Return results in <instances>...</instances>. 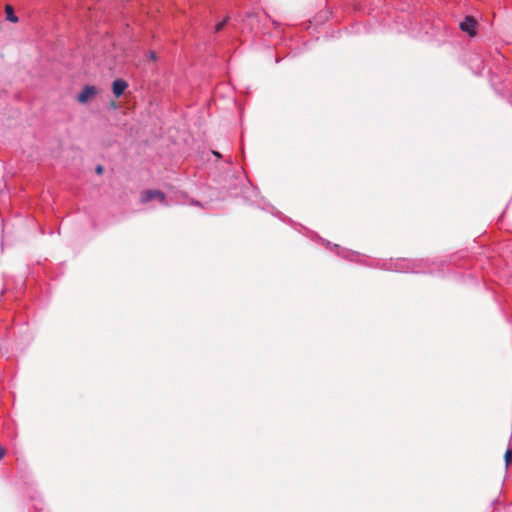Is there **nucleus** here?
Here are the masks:
<instances>
[{
  "label": "nucleus",
  "mask_w": 512,
  "mask_h": 512,
  "mask_svg": "<svg viewBox=\"0 0 512 512\" xmlns=\"http://www.w3.org/2000/svg\"><path fill=\"white\" fill-rule=\"evenodd\" d=\"M98 90L93 85H86L77 96V101L81 104H86L92 97L97 95Z\"/></svg>",
  "instance_id": "obj_4"
},
{
  "label": "nucleus",
  "mask_w": 512,
  "mask_h": 512,
  "mask_svg": "<svg viewBox=\"0 0 512 512\" xmlns=\"http://www.w3.org/2000/svg\"><path fill=\"white\" fill-rule=\"evenodd\" d=\"M229 20H230V17L226 16L222 21L218 22L214 27L215 33L220 32L226 26V24L228 23Z\"/></svg>",
  "instance_id": "obj_8"
},
{
  "label": "nucleus",
  "mask_w": 512,
  "mask_h": 512,
  "mask_svg": "<svg viewBox=\"0 0 512 512\" xmlns=\"http://www.w3.org/2000/svg\"><path fill=\"white\" fill-rule=\"evenodd\" d=\"M147 56H148V59L151 61L157 60V54L155 51H149Z\"/></svg>",
  "instance_id": "obj_10"
},
{
  "label": "nucleus",
  "mask_w": 512,
  "mask_h": 512,
  "mask_svg": "<svg viewBox=\"0 0 512 512\" xmlns=\"http://www.w3.org/2000/svg\"><path fill=\"white\" fill-rule=\"evenodd\" d=\"M141 203L145 204L152 200L159 201L163 206H169V203L167 202L166 195L161 191L157 189H149L145 190L141 193L140 197Z\"/></svg>",
  "instance_id": "obj_2"
},
{
  "label": "nucleus",
  "mask_w": 512,
  "mask_h": 512,
  "mask_svg": "<svg viewBox=\"0 0 512 512\" xmlns=\"http://www.w3.org/2000/svg\"><path fill=\"white\" fill-rule=\"evenodd\" d=\"M333 247L337 250V254L342 255L343 258H345L349 261L361 262V260H360L361 255L358 252L346 250L344 248H341L337 244H334Z\"/></svg>",
  "instance_id": "obj_5"
},
{
  "label": "nucleus",
  "mask_w": 512,
  "mask_h": 512,
  "mask_svg": "<svg viewBox=\"0 0 512 512\" xmlns=\"http://www.w3.org/2000/svg\"><path fill=\"white\" fill-rule=\"evenodd\" d=\"M5 13H6V19L11 22V23H17L18 22V17L16 16L15 12H14V9L11 5H6L5 6Z\"/></svg>",
  "instance_id": "obj_7"
},
{
  "label": "nucleus",
  "mask_w": 512,
  "mask_h": 512,
  "mask_svg": "<svg viewBox=\"0 0 512 512\" xmlns=\"http://www.w3.org/2000/svg\"><path fill=\"white\" fill-rule=\"evenodd\" d=\"M213 155L217 158H221V154L218 151H212Z\"/></svg>",
  "instance_id": "obj_13"
},
{
  "label": "nucleus",
  "mask_w": 512,
  "mask_h": 512,
  "mask_svg": "<svg viewBox=\"0 0 512 512\" xmlns=\"http://www.w3.org/2000/svg\"><path fill=\"white\" fill-rule=\"evenodd\" d=\"M504 461H505L506 467H508L510 465V463H512V448L511 447H509L506 450L505 455H504Z\"/></svg>",
  "instance_id": "obj_9"
},
{
  "label": "nucleus",
  "mask_w": 512,
  "mask_h": 512,
  "mask_svg": "<svg viewBox=\"0 0 512 512\" xmlns=\"http://www.w3.org/2000/svg\"><path fill=\"white\" fill-rule=\"evenodd\" d=\"M95 171L97 174H102L104 171V168L102 165H97Z\"/></svg>",
  "instance_id": "obj_11"
},
{
  "label": "nucleus",
  "mask_w": 512,
  "mask_h": 512,
  "mask_svg": "<svg viewBox=\"0 0 512 512\" xmlns=\"http://www.w3.org/2000/svg\"><path fill=\"white\" fill-rule=\"evenodd\" d=\"M127 87V81L122 78H117L112 82V92L116 98L122 96Z\"/></svg>",
  "instance_id": "obj_6"
},
{
  "label": "nucleus",
  "mask_w": 512,
  "mask_h": 512,
  "mask_svg": "<svg viewBox=\"0 0 512 512\" xmlns=\"http://www.w3.org/2000/svg\"><path fill=\"white\" fill-rule=\"evenodd\" d=\"M381 269L394 271L398 273H426L430 272L429 261L426 259H407L398 258L384 261L380 266Z\"/></svg>",
  "instance_id": "obj_1"
},
{
  "label": "nucleus",
  "mask_w": 512,
  "mask_h": 512,
  "mask_svg": "<svg viewBox=\"0 0 512 512\" xmlns=\"http://www.w3.org/2000/svg\"><path fill=\"white\" fill-rule=\"evenodd\" d=\"M5 455V450L3 447L0 446V459L3 458Z\"/></svg>",
  "instance_id": "obj_12"
},
{
  "label": "nucleus",
  "mask_w": 512,
  "mask_h": 512,
  "mask_svg": "<svg viewBox=\"0 0 512 512\" xmlns=\"http://www.w3.org/2000/svg\"><path fill=\"white\" fill-rule=\"evenodd\" d=\"M477 21L473 16H466L463 21L460 22V29L466 32L469 36L476 35Z\"/></svg>",
  "instance_id": "obj_3"
}]
</instances>
